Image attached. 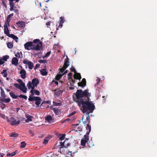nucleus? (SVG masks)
<instances>
[{
    "mask_svg": "<svg viewBox=\"0 0 157 157\" xmlns=\"http://www.w3.org/2000/svg\"><path fill=\"white\" fill-rule=\"evenodd\" d=\"M74 95L78 100L76 101L79 107L82 106V108H95L94 104L92 101H89L91 95L90 93L89 92L88 89H86L84 91L82 90H78L76 93L73 94V98H74Z\"/></svg>",
    "mask_w": 157,
    "mask_h": 157,
    "instance_id": "nucleus-1",
    "label": "nucleus"
},
{
    "mask_svg": "<svg viewBox=\"0 0 157 157\" xmlns=\"http://www.w3.org/2000/svg\"><path fill=\"white\" fill-rule=\"evenodd\" d=\"M42 42L40 40L36 39L32 42V50H40L42 49Z\"/></svg>",
    "mask_w": 157,
    "mask_h": 157,
    "instance_id": "nucleus-2",
    "label": "nucleus"
},
{
    "mask_svg": "<svg viewBox=\"0 0 157 157\" xmlns=\"http://www.w3.org/2000/svg\"><path fill=\"white\" fill-rule=\"evenodd\" d=\"M69 59L67 57V58L64 61L63 69L62 68L60 69L61 70L60 72H61L62 74L61 75L60 74H58V75L56 77V78H58V77H59L58 78H57V80H59L62 76L64 75L65 73H67L66 71H65L64 73H63V72L69 65Z\"/></svg>",
    "mask_w": 157,
    "mask_h": 157,
    "instance_id": "nucleus-3",
    "label": "nucleus"
},
{
    "mask_svg": "<svg viewBox=\"0 0 157 157\" xmlns=\"http://www.w3.org/2000/svg\"><path fill=\"white\" fill-rule=\"evenodd\" d=\"M39 82L38 78H35L32 79V82L30 81H29L27 84V86L29 89L34 88L36 86L39 84Z\"/></svg>",
    "mask_w": 157,
    "mask_h": 157,
    "instance_id": "nucleus-4",
    "label": "nucleus"
},
{
    "mask_svg": "<svg viewBox=\"0 0 157 157\" xmlns=\"http://www.w3.org/2000/svg\"><path fill=\"white\" fill-rule=\"evenodd\" d=\"M4 32L9 37L12 38L16 42H17L18 41V38L13 34H10L9 31L8 29L6 23H5V24H4Z\"/></svg>",
    "mask_w": 157,
    "mask_h": 157,
    "instance_id": "nucleus-5",
    "label": "nucleus"
},
{
    "mask_svg": "<svg viewBox=\"0 0 157 157\" xmlns=\"http://www.w3.org/2000/svg\"><path fill=\"white\" fill-rule=\"evenodd\" d=\"M82 112L84 114V115H87L86 117V120L88 124H90L89 113H92L94 109H80Z\"/></svg>",
    "mask_w": 157,
    "mask_h": 157,
    "instance_id": "nucleus-6",
    "label": "nucleus"
},
{
    "mask_svg": "<svg viewBox=\"0 0 157 157\" xmlns=\"http://www.w3.org/2000/svg\"><path fill=\"white\" fill-rule=\"evenodd\" d=\"M28 100L30 101H35V104L37 107H39L40 105L41 102V99L40 97L38 96L35 97L29 96L28 98Z\"/></svg>",
    "mask_w": 157,
    "mask_h": 157,
    "instance_id": "nucleus-7",
    "label": "nucleus"
},
{
    "mask_svg": "<svg viewBox=\"0 0 157 157\" xmlns=\"http://www.w3.org/2000/svg\"><path fill=\"white\" fill-rule=\"evenodd\" d=\"M7 121L12 125H17L21 123V121L19 119H16L13 117H11L9 119L8 117H6Z\"/></svg>",
    "mask_w": 157,
    "mask_h": 157,
    "instance_id": "nucleus-8",
    "label": "nucleus"
},
{
    "mask_svg": "<svg viewBox=\"0 0 157 157\" xmlns=\"http://www.w3.org/2000/svg\"><path fill=\"white\" fill-rule=\"evenodd\" d=\"M71 71L74 72L75 74L74 75V78L75 79L80 80L81 78V77L80 73H77L75 69L72 67L71 68Z\"/></svg>",
    "mask_w": 157,
    "mask_h": 157,
    "instance_id": "nucleus-9",
    "label": "nucleus"
},
{
    "mask_svg": "<svg viewBox=\"0 0 157 157\" xmlns=\"http://www.w3.org/2000/svg\"><path fill=\"white\" fill-rule=\"evenodd\" d=\"M23 63L25 64L28 65V68L30 69H32L34 65L33 63L27 59H24L23 61Z\"/></svg>",
    "mask_w": 157,
    "mask_h": 157,
    "instance_id": "nucleus-10",
    "label": "nucleus"
},
{
    "mask_svg": "<svg viewBox=\"0 0 157 157\" xmlns=\"http://www.w3.org/2000/svg\"><path fill=\"white\" fill-rule=\"evenodd\" d=\"M14 86L17 89H20L24 93L27 92V88H22L21 86L17 83H15L13 84Z\"/></svg>",
    "mask_w": 157,
    "mask_h": 157,
    "instance_id": "nucleus-11",
    "label": "nucleus"
},
{
    "mask_svg": "<svg viewBox=\"0 0 157 157\" xmlns=\"http://www.w3.org/2000/svg\"><path fill=\"white\" fill-rule=\"evenodd\" d=\"M20 67L21 70L20 71L19 74L21 75V77L22 79H25L26 77V71L24 69L22 68V67L21 66H20Z\"/></svg>",
    "mask_w": 157,
    "mask_h": 157,
    "instance_id": "nucleus-12",
    "label": "nucleus"
},
{
    "mask_svg": "<svg viewBox=\"0 0 157 157\" xmlns=\"http://www.w3.org/2000/svg\"><path fill=\"white\" fill-rule=\"evenodd\" d=\"M24 46L25 49L28 50H32V42H28L24 44Z\"/></svg>",
    "mask_w": 157,
    "mask_h": 157,
    "instance_id": "nucleus-13",
    "label": "nucleus"
},
{
    "mask_svg": "<svg viewBox=\"0 0 157 157\" xmlns=\"http://www.w3.org/2000/svg\"><path fill=\"white\" fill-rule=\"evenodd\" d=\"M9 1L10 7V11H13L14 10V8H16V7L14 6L15 3L13 2L14 1L13 0H9Z\"/></svg>",
    "mask_w": 157,
    "mask_h": 157,
    "instance_id": "nucleus-14",
    "label": "nucleus"
},
{
    "mask_svg": "<svg viewBox=\"0 0 157 157\" xmlns=\"http://www.w3.org/2000/svg\"><path fill=\"white\" fill-rule=\"evenodd\" d=\"M30 93L32 94L31 96H33L35 94L37 96H39L40 94V92L37 90H35L34 88L33 89H31L30 90Z\"/></svg>",
    "mask_w": 157,
    "mask_h": 157,
    "instance_id": "nucleus-15",
    "label": "nucleus"
},
{
    "mask_svg": "<svg viewBox=\"0 0 157 157\" xmlns=\"http://www.w3.org/2000/svg\"><path fill=\"white\" fill-rule=\"evenodd\" d=\"M86 84V80L85 78H83L82 79L81 82H78V85L79 86H81L82 87H84L85 86Z\"/></svg>",
    "mask_w": 157,
    "mask_h": 157,
    "instance_id": "nucleus-16",
    "label": "nucleus"
},
{
    "mask_svg": "<svg viewBox=\"0 0 157 157\" xmlns=\"http://www.w3.org/2000/svg\"><path fill=\"white\" fill-rule=\"evenodd\" d=\"M18 26L20 28H23L25 26V23L22 21H19L16 23Z\"/></svg>",
    "mask_w": 157,
    "mask_h": 157,
    "instance_id": "nucleus-17",
    "label": "nucleus"
},
{
    "mask_svg": "<svg viewBox=\"0 0 157 157\" xmlns=\"http://www.w3.org/2000/svg\"><path fill=\"white\" fill-rule=\"evenodd\" d=\"M18 60L16 57L13 58L12 60V63L15 66H17L18 64Z\"/></svg>",
    "mask_w": 157,
    "mask_h": 157,
    "instance_id": "nucleus-18",
    "label": "nucleus"
},
{
    "mask_svg": "<svg viewBox=\"0 0 157 157\" xmlns=\"http://www.w3.org/2000/svg\"><path fill=\"white\" fill-rule=\"evenodd\" d=\"M64 21L63 17H60V20L59 21V25L58 26L59 28H61L63 26V24L64 23Z\"/></svg>",
    "mask_w": 157,
    "mask_h": 157,
    "instance_id": "nucleus-19",
    "label": "nucleus"
},
{
    "mask_svg": "<svg viewBox=\"0 0 157 157\" xmlns=\"http://www.w3.org/2000/svg\"><path fill=\"white\" fill-rule=\"evenodd\" d=\"M17 81L20 84L22 88H27L25 86V84L23 82L22 80L21 79H18Z\"/></svg>",
    "mask_w": 157,
    "mask_h": 157,
    "instance_id": "nucleus-20",
    "label": "nucleus"
},
{
    "mask_svg": "<svg viewBox=\"0 0 157 157\" xmlns=\"http://www.w3.org/2000/svg\"><path fill=\"white\" fill-rule=\"evenodd\" d=\"M41 75L43 76L46 75L48 74V72L44 68L40 71Z\"/></svg>",
    "mask_w": 157,
    "mask_h": 157,
    "instance_id": "nucleus-21",
    "label": "nucleus"
},
{
    "mask_svg": "<svg viewBox=\"0 0 157 157\" xmlns=\"http://www.w3.org/2000/svg\"><path fill=\"white\" fill-rule=\"evenodd\" d=\"M56 114L58 115L61 113V111L59 109H52Z\"/></svg>",
    "mask_w": 157,
    "mask_h": 157,
    "instance_id": "nucleus-22",
    "label": "nucleus"
},
{
    "mask_svg": "<svg viewBox=\"0 0 157 157\" xmlns=\"http://www.w3.org/2000/svg\"><path fill=\"white\" fill-rule=\"evenodd\" d=\"M1 98V100L3 102L8 103L10 102V98Z\"/></svg>",
    "mask_w": 157,
    "mask_h": 157,
    "instance_id": "nucleus-23",
    "label": "nucleus"
},
{
    "mask_svg": "<svg viewBox=\"0 0 157 157\" xmlns=\"http://www.w3.org/2000/svg\"><path fill=\"white\" fill-rule=\"evenodd\" d=\"M0 89L1 90V98H3L6 97V95L3 89L1 87H0Z\"/></svg>",
    "mask_w": 157,
    "mask_h": 157,
    "instance_id": "nucleus-24",
    "label": "nucleus"
},
{
    "mask_svg": "<svg viewBox=\"0 0 157 157\" xmlns=\"http://www.w3.org/2000/svg\"><path fill=\"white\" fill-rule=\"evenodd\" d=\"M17 151L16 150L14 152H13L11 153H8L6 155L7 156H13L15 155L17 153Z\"/></svg>",
    "mask_w": 157,
    "mask_h": 157,
    "instance_id": "nucleus-25",
    "label": "nucleus"
},
{
    "mask_svg": "<svg viewBox=\"0 0 157 157\" xmlns=\"http://www.w3.org/2000/svg\"><path fill=\"white\" fill-rule=\"evenodd\" d=\"M9 94L10 96L13 98L16 99L17 98L18 96L17 95H16L13 92H10Z\"/></svg>",
    "mask_w": 157,
    "mask_h": 157,
    "instance_id": "nucleus-26",
    "label": "nucleus"
},
{
    "mask_svg": "<svg viewBox=\"0 0 157 157\" xmlns=\"http://www.w3.org/2000/svg\"><path fill=\"white\" fill-rule=\"evenodd\" d=\"M45 104H49V105H51V101H44V102H43L41 104L40 106L43 107L44 106V105Z\"/></svg>",
    "mask_w": 157,
    "mask_h": 157,
    "instance_id": "nucleus-27",
    "label": "nucleus"
},
{
    "mask_svg": "<svg viewBox=\"0 0 157 157\" xmlns=\"http://www.w3.org/2000/svg\"><path fill=\"white\" fill-rule=\"evenodd\" d=\"M88 141L86 140H84V138H82L81 141V145L82 146H85L86 145V143Z\"/></svg>",
    "mask_w": 157,
    "mask_h": 157,
    "instance_id": "nucleus-28",
    "label": "nucleus"
},
{
    "mask_svg": "<svg viewBox=\"0 0 157 157\" xmlns=\"http://www.w3.org/2000/svg\"><path fill=\"white\" fill-rule=\"evenodd\" d=\"M1 74L4 77H7L8 75L6 70H3Z\"/></svg>",
    "mask_w": 157,
    "mask_h": 157,
    "instance_id": "nucleus-29",
    "label": "nucleus"
},
{
    "mask_svg": "<svg viewBox=\"0 0 157 157\" xmlns=\"http://www.w3.org/2000/svg\"><path fill=\"white\" fill-rule=\"evenodd\" d=\"M86 128V129H89V132H87V134L89 135L90 132L91 131V127L90 125V124H87Z\"/></svg>",
    "mask_w": 157,
    "mask_h": 157,
    "instance_id": "nucleus-30",
    "label": "nucleus"
},
{
    "mask_svg": "<svg viewBox=\"0 0 157 157\" xmlns=\"http://www.w3.org/2000/svg\"><path fill=\"white\" fill-rule=\"evenodd\" d=\"M10 136L13 137H18V135L17 133L15 132L11 133L10 135Z\"/></svg>",
    "mask_w": 157,
    "mask_h": 157,
    "instance_id": "nucleus-31",
    "label": "nucleus"
},
{
    "mask_svg": "<svg viewBox=\"0 0 157 157\" xmlns=\"http://www.w3.org/2000/svg\"><path fill=\"white\" fill-rule=\"evenodd\" d=\"M45 120L48 121L50 122L52 120V118L50 115H47L45 118Z\"/></svg>",
    "mask_w": 157,
    "mask_h": 157,
    "instance_id": "nucleus-32",
    "label": "nucleus"
},
{
    "mask_svg": "<svg viewBox=\"0 0 157 157\" xmlns=\"http://www.w3.org/2000/svg\"><path fill=\"white\" fill-rule=\"evenodd\" d=\"M53 106H60L62 105L61 103H57L54 101H53Z\"/></svg>",
    "mask_w": 157,
    "mask_h": 157,
    "instance_id": "nucleus-33",
    "label": "nucleus"
},
{
    "mask_svg": "<svg viewBox=\"0 0 157 157\" xmlns=\"http://www.w3.org/2000/svg\"><path fill=\"white\" fill-rule=\"evenodd\" d=\"M26 118L27 120H26V122H28L29 121H32L31 118L32 117L30 115H28L26 116Z\"/></svg>",
    "mask_w": 157,
    "mask_h": 157,
    "instance_id": "nucleus-34",
    "label": "nucleus"
},
{
    "mask_svg": "<svg viewBox=\"0 0 157 157\" xmlns=\"http://www.w3.org/2000/svg\"><path fill=\"white\" fill-rule=\"evenodd\" d=\"M13 15V13H12L9 14L7 17V21L9 22L10 21V19L11 17H12Z\"/></svg>",
    "mask_w": 157,
    "mask_h": 157,
    "instance_id": "nucleus-35",
    "label": "nucleus"
},
{
    "mask_svg": "<svg viewBox=\"0 0 157 157\" xmlns=\"http://www.w3.org/2000/svg\"><path fill=\"white\" fill-rule=\"evenodd\" d=\"M49 140V138L48 137H45L44 140V142H43V144H46L48 143Z\"/></svg>",
    "mask_w": 157,
    "mask_h": 157,
    "instance_id": "nucleus-36",
    "label": "nucleus"
},
{
    "mask_svg": "<svg viewBox=\"0 0 157 157\" xmlns=\"http://www.w3.org/2000/svg\"><path fill=\"white\" fill-rule=\"evenodd\" d=\"M26 144L25 143V142H21L20 147L22 148H24L26 146Z\"/></svg>",
    "mask_w": 157,
    "mask_h": 157,
    "instance_id": "nucleus-37",
    "label": "nucleus"
},
{
    "mask_svg": "<svg viewBox=\"0 0 157 157\" xmlns=\"http://www.w3.org/2000/svg\"><path fill=\"white\" fill-rule=\"evenodd\" d=\"M7 45L8 48L10 49H11L13 47V44L10 42L7 43Z\"/></svg>",
    "mask_w": 157,
    "mask_h": 157,
    "instance_id": "nucleus-38",
    "label": "nucleus"
},
{
    "mask_svg": "<svg viewBox=\"0 0 157 157\" xmlns=\"http://www.w3.org/2000/svg\"><path fill=\"white\" fill-rule=\"evenodd\" d=\"M65 141L63 142H60V146H61L60 148H63L66 147H66V146H65L64 145V144H65Z\"/></svg>",
    "mask_w": 157,
    "mask_h": 157,
    "instance_id": "nucleus-39",
    "label": "nucleus"
},
{
    "mask_svg": "<svg viewBox=\"0 0 157 157\" xmlns=\"http://www.w3.org/2000/svg\"><path fill=\"white\" fill-rule=\"evenodd\" d=\"M18 97L20 98H24L25 100H27V96L22 94H20V95L18 96Z\"/></svg>",
    "mask_w": 157,
    "mask_h": 157,
    "instance_id": "nucleus-40",
    "label": "nucleus"
},
{
    "mask_svg": "<svg viewBox=\"0 0 157 157\" xmlns=\"http://www.w3.org/2000/svg\"><path fill=\"white\" fill-rule=\"evenodd\" d=\"M9 58V56L8 55H6L3 56V59L4 61H6Z\"/></svg>",
    "mask_w": 157,
    "mask_h": 157,
    "instance_id": "nucleus-41",
    "label": "nucleus"
},
{
    "mask_svg": "<svg viewBox=\"0 0 157 157\" xmlns=\"http://www.w3.org/2000/svg\"><path fill=\"white\" fill-rule=\"evenodd\" d=\"M84 140H86L87 141L89 140V135L87 134V133H86V135H85L84 136Z\"/></svg>",
    "mask_w": 157,
    "mask_h": 157,
    "instance_id": "nucleus-42",
    "label": "nucleus"
},
{
    "mask_svg": "<svg viewBox=\"0 0 157 157\" xmlns=\"http://www.w3.org/2000/svg\"><path fill=\"white\" fill-rule=\"evenodd\" d=\"M65 134H62L61 136L59 138V140L61 141H62V140H63L64 138H65Z\"/></svg>",
    "mask_w": 157,
    "mask_h": 157,
    "instance_id": "nucleus-43",
    "label": "nucleus"
},
{
    "mask_svg": "<svg viewBox=\"0 0 157 157\" xmlns=\"http://www.w3.org/2000/svg\"><path fill=\"white\" fill-rule=\"evenodd\" d=\"M51 53V51H49L48 52H47L45 55L44 57V58H46L48 57L50 54Z\"/></svg>",
    "mask_w": 157,
    "mask_h": 157,
    "instance_id": "nucleus-44",
    "label": "nucleus"
},
{
    "mask_svg": "<svg viewBox=\"0 0 157 157\" xmlns=\"http://www.w3.org/2000/svg\"><path fill=\"white\" fill-rule=\"evenodd\" d=\"M0 117H2L4 119H6V117H6V116L5 114H1L0 113Z\"/></svg>",
    "mask_w": 157,
    "mask_h": 157,
    "instance_id": "nucleus-45",
    "label": "nucleus"
},
{
    "mask_svg": "<svg viewBox=\"0 0 157 157\" xmlns=\"http://www.w3.org/2000/svg\"><path fill=\"white\" fill-rule=\"evenodd\" d=\"M75 113H76V112L75 111H73L71 113H70L68 115V116L69 117H71V116L73 115L74 114H75Z\"/></svg>",
    "mask_w": 157,
    "mask_h": 157,
    "instance_id": "nucleus-46",
    "label": "nucleus"
},
{
    "mask_svg": "<svg viewBox=\"0 0 157 157\" xmlns=\"http://www.w3.org/2000/svg\"><path fill=\"white\" fill-rule=\"evenodd\" d=\"M15 56L17 57L20 58V54L19 52H17L16 54H15Z\"/></svg>",
    "mask_w": 157,
    "mask_h": 157,
    "instance_id": "nucleus-47",
    "label": "nucleus"
},
{
    "mask_svg": "<svg viewBox=\"0 0 157 157\" xmlns=\"http://www.w3.org/2000/svg\"><path fill=\"white\" fill-rule=\"evenodd\" d=\"M70 120V119L69 118H67V119H66L64 120L63 121H62V123H64L65 122H66V121H69Z\"/></svg>",
    "mask_w": 157,
    "mask_h": 157,
    "instance_id": "nucleus-48",
    "label": "nucleus"
},
{
    "mask_svg": "<svg viewBox=\"0 0 157 157\" xmlns=\"http://www.w3.org/2000/svg\"><path fill=\"white\" fill-rule=\"evenodd\" d=\"M100 79H99V78H98L97 80V83L96 84V85H98V84H99V83L100 82Z\"/></svg>",
    "mask_w": 157,
    "mask_h": 157,
    "instance_id": "nucleus-49",
    "label": "nucleus"
},
{
    "mask_svg": "<svg viewBox=\"0 0 157 157\" xmlns=\"http://www.w3.org/2000/svg\"><path fill=\"white\" fill-rule=\"evenodd\" d=\"M4 62L2 60L0 59V65H2L3 64Z\"/></svg>",
    "mask_w": 157,
    "mask_h": 157,
    "instance_id": "nucleus-50",
    "label": "nucleus"
},
{
    "mask_svg": "<svg viewBox=\"0 0 157 157\" xmlns=\"http://www.w3.org/2000/svg\"><path fill=\"white\" fill-rule=\"evenodd\" d=\"M14 12L15 13H18V10L17 9H14Z\"/></svg>",
    "mask_w": 157,
    "mask_h": 157,
    "instance_id": "nucleus-51",
    "label": "nucleus"
},
{
    "mask_svg": "<svg viewBox=\"0 0 157 157\" xmlns=\"http://www.w3.org/2000/svg\"><path fill=\"white\" fill-rule=\"evenodd\" d=\"M4 155L5 154H4L0 153V157H3Z\"/></svg>",
    "mask_w": 157,
    "mask_h": 157,
    "instance_id": "nucleus-52",
    "label": "nucleus"
},
{
    "mask_svg": "<svg viewBox=\"0 0 157 157\" xmlns=\"http://www.w3.org/2000/svg\"><path fill=\"white\" fill-rule=\"evenodd\" d=\"M69 89L72 90L74 89V87L73 86H70L69 87Z\"/></svg>",
    "mask_w": 157,
    "mask_h": 157,
    "instance_id": "nucleus-53",
    "label": "nucleus"
},
{
    "mask_svg": "<svg viewBox=\"0 0 157 157\" xmlns=\"http://www.w3.org/2000/svg\"><path fill=\"white\" fill-rule=\"evenodd\" d=\"M78 124H73V126L75 128V127H76L77 126H78Z\"/></svg>",
    "mask_w": 157,
    "mask_h": 157,
    "instance_id": "nucleus-54",
    "label": "nucleus"
},
{
    "mask_svg": "<svg viewBox=\"0 0 157 157\" xmlns=\"http://www.w3.org/2000/svg\"><path fill=\"white\" fill-rule=\"evenodd\" d=\"M39 62L40 63H43L44 62V60H39Z\"/></svg>",
    "mask_w": 157,
    "mask_h": 157,
    "instance_id": "nucleus-55",
    "label": "nucleus"
},
{
    "mask_svg": "<svg viewBox=\"0 0 157 157\" xmlns=\"http://www.w3.org/2000/svg\"><path fill=\"white\" fill-rule=\"evenodd\" d=\"M46 25L47 26H50V22H48L46 23Z\"/></svg>",
    "mask_w": 157,
    "mask_h": 157,
    "instance_id": "nucleus-56",
    "label": "nucleus"
},
{
    "mask_svg": "<svg viewBox=\"0 0 157 157\" xmlns=\"http://www.w3.org/2000/svg\"><path fill=\"white\" fill-rule=\"evenodd\" d=\"M70 143H68L67 144V145L66 146V147H67L68 146H70Z\"/></svg>",
    "mask_w": 157,
    "mask_h": 157,
    "instance_id": "nucleus-57",
    "label": "nucleus"
},
{
    "mask_svg": "<svg viewBox=\"0 0 157 157\" xmlns=\"http://www.w3.org/2000/svg\"><path fill=\"white\" fill-rule=\"evenodd\" d=\"M68 153H70L69 154H70V155H71V156H72V155L71 151H69L68 152V153H67L68 154Z\"/></svg>",
    "mask_w": 157,
    "mask_h": 157,
    "instance_id": "nucleus-58",
    "label": "nucleus"
},
{
    "mask_svg": "<svg viewBox=\"0 0 157 157\" xmlns=\"http://www.w3.org/2000/svg\"><path fill=\"white\" fill-rule=\"evenodd\" d=\"M72 74V73H69V74H68V76H71Z\"/></svg>",
    "mask_w": 157,
    "mask_h": 157,
    "instance_id": "nucleus-59",
    "label": "nucleus"
},
{
    "mask_svg": "<svg viewBox=\"0 0 157 157\" xmlns=\"http://www.w3.org/2000/svg\"><path fill=\"white\" fill-rule=\"evenodd\" d=\"M6 90L7 92H9L10 91V89L8 88L6 89Z\"/></svg>",
    "mask_w": 157,
    "mask_h": 157,
    "instance_id": "nucleus-60",
    "label": "nucleus"
},
{
    "mask_svg": "<svg viewBox=\"0 0 157 157\" xmlns=\"http://www.w3.org/2000/svg\"><path fill=\"white\" fill-rule=\"evenodd\" d=\"M55 83L56 85H58V82L57 81H55Z\"/></svg>",
    "mask_w": 157,
    "mask_h": 157,
    "instance_id": "nucleus-61",
    "label": "nucleus"
},
{
    "mask_svg": "<svg viewBox=\"0 0 157 157\" xmlns=\"http://www.w3.org/2000/svg\"><path fill=\"white\" fill-rule=\"evenodd\" d=\"M86 121H84L83 122V123L84 124H86Z\"/></svg>",
    "mask_w": 157,
    "mask_h": 157,
    "instance_id": "nucleus-62",
    "label": "nucleus"
},
{
    "mask_svg": "<svg viewBox=\"0 0 157 157\" xmlns=\"http://www.w3.org/2000/svg\"><path fill=\"white\" fill-rule=\"evenodd\" d=\"M0 82L1 83H3L2 82V80L0 79Z\"/></svg>",
    "mask_w": 157,
    "mask_h": 157,
    "instance_id": "nucleus-63",
    "label": "nucleus"
},
{
    "mask_svg": "<svg viewBox=\"0 0 157 157\" xmlns=\"http://www.w3.org/2000/svg\"><path fill=\"white\" fill-rule=\"evenodd\" d=\"M6 79L7 80H9V78H6Z\"/></svg>",
    "mask_w": 157,
    "mask_h": 157,
    "instance_id": "nucleus-64",
    "label": "nucleus"
}]
</instances>
